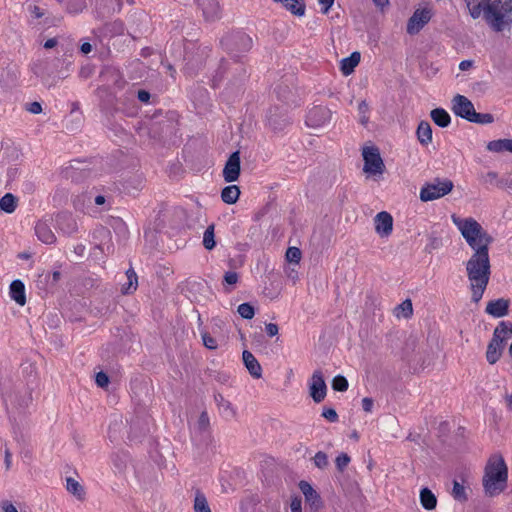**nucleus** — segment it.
Wrapping results in <instances>:
<instances>
[{"instance_id": "1", "label": "nucleus", "mask_w": 512, "mask_h": 512, "mask_svg": "<svg viewBox=\"0 0 512 512\" xmlns=\"http://www.w3.org/2000/svg\"><path fill=\"white\" fill-rule=\"evenodd\" d=\"M470 16H483L486 23L496 32L512 25V0H464Z\"/></svg>"}, {"instance_id": "2", "label": "nucleus", "mask_w": 512, "mask_h": 512, "mask_svg": "<svg viewBox=\"0 0 512 512\" xmlns=\"http://www.w3.org/2000/svg\"><path fill=\"white\" fill-rule=\"evenodd\" d=\"M466 271L472 291V300L477 303L481 300L489 282L490 260L488 251L479 250L474 252L466 263Z\"/></svg>"}, {"instance_id": "3", "label": "nucleus", "mask_w": 512, "mask_h": 512, "mask_svg": "<svg viewBox=\"0 0 512 512\" xmlns=\"http://www.w3.org/2000/svg\"><path fill=\"white\" fill-rule=\"evenodd\" d=\"M451 220L474 252L488 251L492 237L479 222L472 217L461 218L455 214L451 216Z\"/></svg>"}, {"instance_id": "4", "label": "nucleus", "mask_w": 512, "mask_h": 512, "mask_svg": "<svg viewBox=\"0 0 512 512\" xmlns=\"http://www.w3.org/2000/svg\"><path fill=\"white\" fill-rule=\"evenodd\" d=\"M507 466L501 457L491 458L485 468L483 486L485 493L491 497L499 495L507 486Z\"/></svg>"}, {"instance_id": "5", "label": "nucleus", "mask_w": 512, "mask_h": 512, "mask_svg": "<svg viewBox=\"0 0 512 512\" xmlns=\"http://www.w3.org/2000/svg\"><path fill=\"white\" fill-rule=\"evenodd\" d=\"M511 338L512 324L506 321L500 322L494 330L486 351V359L490 364H495L500 359L507 341Z\"/></svg>"}, {"instance_id": "6", "label": "nucleus", "mask_w": 512, "mask_h": 512, "mask_svg": "<svg viewBox=\"0 0 512 512\" xmlns=\"http://www.w3.org/2000/svg\"><path fill=\"white\" fill-rule=\"evenodd\" d=\"M364 160L363 171L369 176H381L385 171V164L380 155V151L375 146H366L362 149Z\"/></svg>"}, {"instance_id": "7", "label": "nucleus", "mask_w": 512, "mask_h": 512, "mask_svg": "<svg viewBox=\"0 0 512 512\" xmlns=\"http://www.w3.org/2000/svg\"><path fill=\"white\" fill-rule=\"evenodd\" d=\"M453 189V182L444 179H435L427 183L420 190V199L423 202L433 201L449 194Z\"/></svg>"}, {"instance_id": "8", "label": "nucleus", "mask_w": 512, "mask_h": 512, "mask_svg": "<svg viewBox=\"0 0 512 512\" xmlns=\"http://www.w3.org/2000/svg\"><path fill=\"white\" fill-rule=\"evenodd\" d=\"M451 109L453 113L467 121H471V118L474 116L475 109L473 103L466 97L460 94H457L452 99Z\"/></svg>"}, {"instance_id": "9", "label": "nucleus", "mask_w": 512, "mask_h": 512, "mask_svg": "<svg viewBox=\"0 0 512 512\" xmlns=\"http://www.w3.org/2000/svg\"><path fill=\"white\" fill-rule=\"evenodd\" d=\"M432 12L428 7L417 9L407 23V32L411 35L418 33L431 19Z\"/></svg>"}, {"instance_id": "10", "label": "nucleus", "mask_w": 512, "mask_h": 512, "mask_svg": "<svg viewBox=\"0 0 512 512\" xmlns=\"http://www.w3.org/2000/svg\"><path fill=\"white\" fill-rule=\"evenodd\" d=\"M310 396L316 403L324 400L327 392V386L323 374L320 370L314 371L309 383Z\"/></svg>"}, {"instance_id": "11", "label": "nucleus", "mask_w": 512, "mask_h": 512, "mask_svg": "<svg viewBox=\"0 0 512 512\" xmlns=\"http://www.w3.org/2000/svg\"><path fill=\"white\" fill-rule=\"evenodd\" d=\"M330 120V110L324 106H315L306 116V125L312 128L324 126Z\"/></svg>"}, {"instance_id": "12", "label": "nucleus", "mask_w": 512, "mask_h": 512, "mask_svg": "<svg viewBox=\"0 0 512 512\" xmlns=\"http://www.w3.org/2000/svg\"><path fill=\"white\" fill-rule=\"evenodd\" d=\"M240 174V153L236 151L228 158L224 169L223 177L226 182H235Z\"/></svg>"}, {"instance_id": "13", "label": "nucleus", "mask_w": 512, "mask_h": 512, "mask_svg": "<svg viewBox=\"0 0 512 512\" xmlns=\"http://www.w3.org/2000/svg\"><path fill=\"white\" fill-rule=\"evenodd\" d=\"M375 231L381 237H388L393 230V218L385 211L379 212L374 219Z\"/></svg>"}, {"instance_id": "14", "label": "nucleus", "mask_w": 512, "mask_h": 512, "mask_svg": "<svg viewBox=\"0 0 512 512\" xmlns=\"http://www.w3.org/2000/svg\"><path fill=\"white\" fill-rule=\"evenodd\" d=\"M508 308H509V301L506 299L500 298V299H497L494 301H490L487 304L486 313H488L489 315H491L495 318H500V317L507 315Z\"/></svg>"}, {"instance_id": "15", "label": "nucleus", "mask_w": 512, "mask_h": 512, "mask_svg": "<svg viewBox=\"0 0 512 512\" xmlns=\"http://www.w3.org/2000/svg\"><path fill=\"white\" fill-rule=\"evenodd\" d=\"M243 362L252 377L259 379L262 376V368L251 352L247 350L243 352Z\"/></svg>"}, {"instance_id": "16", "label": "nucleus", "mask_w": 512, "mask_h": 512, "mask_svg": "<svg viewBox=\"0 0 512 512\" xmlns=\"http://www.w3.org/2000/svg\"><path fill=\"white\" fill-rule=\"evenodd\" d=\"M35 233L38 239L45 244H52L56 240L50 226L45 222L40 221L36 224Z\"/></svg>"}, {"instance_id": "17", "label": "nucleus", "mask_w": 512, "mask_h": 512, "mask_svg": "<svg viewBox=\"0 0 512 512\" xmlns=\"http://www.w3.org/2000/svg\"><path fill=\"white\" fill-rule=\"evenodd\" d=\"M11 299H13L18 305L24 306L26 303L25 286L22 281L14 280L10 284L9 291Z\"/></svg>"}, {"instance_id": "18", "label": "nucleus", "mask_w": 512, "mask_h": 512, "mask_svg": "<svg viewBox=\"0 0 512 512\" xmlns=\"http://www.w3.org/2000/svg\"><path fill=\"white\" fill-rule=\"evenodd\" d=\"M487 150L493 153H511L512 154V139H497L488 142Z\"/></svg>"}, {"instance_id": "19", "label": "nucleus", "mask_w": 512, "mask_h": 512, "mask_svg": "<svg viewBox=\"0 0 512 512\" xmlns=\"http://www.w3.org/2000/svg\"><path fill=\"white\" fill-rule=\"evenodd\" d=\"M215 399L222 417H224L227 420L235 418L236 409L234 408L230 401L226 400L222 395L216 396Z\"/></svg>"}, {"instance_id": "20", "label": "nucleus", "mask_w": 512, "mask_h": 512, "mask_svg": "<svg viewBox=\"0 0 512 512\" xmlns=\"http://www.w3.org/2000/svg\"><path fill=\"white\" fill-rule=\"evenodd\" d=\"M360 58L359 52H353L349 57L343 58L340 63V69L343 75H350L359 64Z\"/></svg>"}, {"instance_id": "21", "label": "nucleus", "mask_w": 512, "mask_h": 512, "mask_svg": "<svg viewBox=\"0 0 512 512\" xmlns=\"http://www.w3.org/2000/svg\"><path fill=\"white\" fill-rule=\"evenodd\" d=\"M280 3L285 9L290 11L296 16H303L305 14V3L303 0H274Z\"/></svg>"}, {"instance_id": "22", "label": "nucleus", "mask_w": 512, "mask_h": 512, "mask_svg": "<svg viewBox=\"0 0 512 512\" xmlns=\"http://www.w3.org/2000/svg\"><path fill=\"white\" fill-rule=\"evenodd\" d=\"M203 15L208 20H214L219 16V5L216 0H199Z\"/></svg>"}, {"instance_id": "23", "label": "nucleus", "mask_w": 512, "mask_h": 512, "mask_svg": "<svg viewBox=\"0 0 512 512\" xmlns=\"http://www.w3.org/2000/svg\"><path fill=\"white\" fill-rule=\"evenodd\" d=\"M430 116L433 122L439 127L445 128L451 122V117L443 108H435L431 111Z\"/></svg>"}, {"instance_id": "24", "label": "nucleus", "mask_w": 512, "mask_h": 512, "mask_svg": "<svg viewBox=\"0 0 512 512\" xmlns=\"http://www.w3.org/2000/svg\"><path fill=\"white\" fill-rule=\"evenodd\" d=\"M420 503L424 509L432 510L436 508L437 498L430 489L423 488L420 491Z\"/></svg>"}, {"instance_id": "25", "label": "nucleus", "mask_w": 512, "mask_h": 512, "mask_svg": "<svg viewBox=\"0 0 512 512\" xmlns=\"http://www.w3.org/2000/svg\"><path fill=\"white\" fill-rule=\"evenodd\" d=\"M417 138L422 145H428L432 141V129L428 122L422 121L417 128Z\"/></svg>"}, {"instance_id": "26", "label": "nucleus", "mask_w": 512, "mask_h": 512, "mask_svg": "<svg viewBox=\"0 0 512 512\" xmlns=\"http://www.w3.org/2000/svg\"><path fill=\"white\" fill-rule=\"evenodd\" d=\"M240 189L237 185L226 186L221 192V199L226 204H234L238 201Z\"/></svg>"}, {"instance_id": "27", "label": "nucleus", "mask_w": 512, "mask_h": 512, "mask_svg": "<svg viewBox=\"0 0 512 512\" xmlns=\"http://www.w3.org/2000/svg\"><path fill=\"white\" fill-rule=\"evenodd\" d=\"M66 489L70 494L75 496L78 500L85 499L84 487L74 478H72V477L66 478Z\"/></svg>"}, {"instance_id": "28", "label": "nucleus", "mask_w": 512, "mask_h": 512, "mask_svg": "<svg viewBox=\"0 0 512 512\" xmlns=\"http://www.w3.org/2000/svg\"><path fill=\"white\" fill-rule=\"evenodd\" d=\"M299 488L303 495L305 496L306 501L310 502L312 505L318 506L319 504V496L317 492L313 489V487L306 481H301L299 483Z\"/></svg>"}, {"instance_id": "29", "label": "nucleus", "mask_w": 512, "mask_h": 512, "mask_svg": "<svg viewBox=\"0 0 512 512\" xmlns=\"http://www.w3.org/2000/svg\"><path fill=\"white\" fill-rule=\"evenodd\" d=\"M413 314V306L410 299L404 300L400 303L394 310V315L397 318H405L408 319Z\"/></svg>"}, {"instance_id": "30", "label": "nucleus", "mask_w": 512, "mask_h": 512, "mask_svg": "<svg viewBox=\"0 0 512 512\" xmlns=\"http://www.w3.org/2000/svg\"><path fill=\"white\" fill-rule=\"evenodd\" d=\"M193 509L195 512H211L207 498L200 490L195 492Z\"/></svg>"}, {"instance_id": "31", "label": "nucleus", "mask_w": 512, "mask_h": 512, "mask_svg": "<svg viewBox=\"0 0 512 512\" xmlns=\"http://www.w3.org/2000/svg\"><path fill=\"white\" fill-rule=\"evenodd\" d=\"M127 283L122 286V292L124 294H130L137 289L138 279L135 271L130 268L126 271Z\"/></svg>"}, {"instance_id": "32", "label": "nucleus", "mask_w": 512, "mask_h": 512, "mask_svg": "<svg viewBox=\"0 0 512 512\" xmlns=\"http://www.w3.org/2000/svg\"><path fill=\"white\" fill-rule=\"evenodd\" d=\"M17 207V199L11 194L7 193L0 199V209L6 213H13Z\"/></svg>"}, {"instance_id": "33", "label": "nucleus", "mask_w": 512, "mask_h": 512, "mask_svg": "<svg viewBox=\"0 0 512 512\" xmlns=\"http://www.w3.org/2000/svg\"><path fill=\"white\" fill-rule=\"evenodd\" d=\"M61 4H63L67 11L71 14H77L83 11L85 8L84 0H58Z\"/></svg>"}, {"instance_id": "34", "label": "nucleus", "mask_w": 512, "mask_h": 512, "mask_svg": "<svg viewBox=\"0 0 512 512\" xmlns=\"http://www.w3.org/2000/svg\"><path fill=\"white\" fill-rule=\"evenodd\" d=\"M203 245L208 250H212L215 247L214 225L208 226L205 230L203 235Z\"/></svg>"}, {"instance_id": "35", "label": "nucleus", "mask_w": 512, "mask_h": 512, "mask_svg": "<svg viewBox=\"0 0 512 512\" xmlns=\"http://www.w3.org/2000/svg\"><path fill=\"white\" fill-rule=\"evenodd\" d=\"M239 315L244 319H252L255 315V310L249 303H242L237 309Z\"/></svg>"}, {"instance_id": "36", "label": "nucleus", "mask_w": 512, "mask_h": 512, "mask_svg": "<svg viewBox=\"0 0 512 512\" xmlns=\"http://www.w3.org/2000/svg\"><path fill=\"white\" fill-rule=\"evenodd\" d=\"M209 424L210 421L208 414L206 412H202L194 425V429L198 432H204L208 429Z\"/></svg>"}, {"instance_id": "37", "label": "nucleus", "mask_w": 512, "mask_h": 512, "mask_svg": "<svg viewBox=\"0 0 512 512\" xmlns=\"http://www.w3.org/2000/svg\"><path fill=\"white\" fill-rule=\"evenodd\" d=\"M332 388L335 391L344 392L348 389V381L344 376L337 375L332 381Z\"/></svg>"}, {"instance_id": "38", "label": "nucleus", "mask_w": 512, "mask_h": 512, "mask_svg": "<svg viewBox=\"0 0 512 512\" xmlns=\"http://www.w3.org/2000/svg\"><path fill=\"white\" fill-rule=\"evenodd\" d=\"M482 181L486 185L497 186V187L502 186V181L499 180L497 173L493 172V171L486 173L482 177Z\"/></svg>"}, {"instance_id": "39", "label": "nucleus", "mask_w": 512, "mask_h": 512, "mask_svg": "<svg viewBox=\"0 0 512 512\" xmlns=\"http://www.w3.org/2000/svg\"><path fill=\"white\" fill-rule=\"evenodd\" d=\"M494 121V118L489 113H477L475 111L474 116L471 118L470 122L479 123V124H490Z\"/></svg>"}, {"instance_id": "40", "label": "nucleus", "mask_w": 512, "mask_h": 512, "mask_svg": "<svg viewBox=\"0 0 512 512\" xmlns=\"http://www.w3.org/2000/svg\"><path fill=\"white\" fill-rule=\"evenodd\" d=\"M286 259L291 263L298 264L301 259V251L297 247H289L286 251Z\"/></svg>"}, {"instance_id": "41", "label": "nucleus", "mask_w": 512, "mask_h": 512, "mask_svg": "<svg viewBox=\"0 0 512 512\" xmlns=\"http://www.w3.org/2000/svg\"><path fill=\"white\" fill-rule=\"evenodd\" d=\"M27 10L30 13L31 17L36 19H39L45 15L44 9L33 2L27 5Z\"/></svg>"}, {"instance_id": "42", "label": "nucleus", "mask_w": 512, "mask_h": 512, "mask_svg": "<svg viewBox=\"0 0 512 512\" xmlns=\"http://www.w3.org/2000/svg\"><path fill=\"white\" fill-rule=\"evenodd\" d=\"M452 494L455 499H458V500L466 499V493H465L464 486L456 481L453 484Z\"/></svg>"}, {"instance_id": "43", "label": "nucleus", "mask_w": 512, "mask_h": 512, "mask_svg": "<svg viewBox=\"0 0 512 512\" xmlns=\"http://www.w3.org/2000/svg\"><path fill=\"white\" fill-rule=\"evenodd\" d=\"M314 464L318 468H321V469L325 468L328 465L327 455L323 452L316 453V455L314 456Z\"/></svg>"}, {"instance_id": "44", "label": "nucleus", "mask_w": 512, "mask_h": 512, "mask_svg": "<svg viewBox=\"0 0 512 512\" xmlns=\"http://www.w3.org/2000/svg\"><path fill=\"white\" fill-rule=\"evenodd\" d=\"M202 340H203V344L206 348H208L210 350H214L217 348V341L210 334L203 333Z\"/></svg>"}, {"instance_id": "45", "label": "nucleus", "mask_w": 512, "mask_h": 512, "mask_svg": "<svg viewBox=\"0 0 512 512\" xmlns=\"http://www.w3.org/2000/svg\"><path fill=\"white\" fill-rule=\"evenodd\" d=\"M322 416L332 423L338 421V414L333 408H324Z\"/></svg>"}, {"instance_id": "46", "label": "nucleus", "mask_w": 512, "mask_h": 512, "mask_svg": "<svg viewBox=\"0 0 512 512\" xmlns=\"http://www.w3.org/2000/svg\"><path fill=\"white\" fill-rule=\"evenodd\" d=\"M349 462L350 457L345 453L340 454L336 458V466L341 471L349 464Z\"/></svg>"}, {"instance_id": "47", "label": "nucleus", "mask_w": 512, "mask_h": 512, "mask_svg": "<svg viewBox=\"0 0 512 512\" xmlns=\"http://www.w3.org/2000/svg\"><path fill=\"white\" fill-rule=\"evenodd\" d=\"M95 381L99 387L105 388L109 384V377L104 372H98L96 374Z\"/></svg>"}, {"instance_id": "48", "label": "nucleus", "mask_w": 512, "mask_h": 512, "mask_svg": "<svg viewBox=\"0 0 512 512\" xmlns=\"http://www.w3.org/2000/svg\"><path fill=\"white\" fill-rule=\"evenodd\" d=\"M238 274L234 271H228L224 275V281L228 285H235L238 282Z\"/></svg>"}, {"instance_id": "49", "label": "nucleus", "mask_w": 512, "mask_h": 512, "mask_svg": "<svg viewBox=\"0 0 512 512\" xmlns=\"http://www.w3.org/2000/svg\"><path fill=\"white\" fill-rule=\"evenodd\" d=\"M265 331H266L268 336L274 337V336H276L278 334L279 328L274 323H268V324L265 325Z\"/></svg>"}, {"instance_id": "50", "label": "nucleus", "mask_w": 512, "mask_h": 512, "mask_svg": "<svg viewBox=\"0 0 512 512\" xmlns=\"http://www.w3.org/2000/svg\"><path fill=\"white\" fill-rule=\"evenodd\" d=\"M291 512H302V501L299 497H295L292 499L291 504Z\"/></svg>"}, {"instance_id": "51", "label": "nucleus", "mask_w": 512, "mask_h": 512, "mask_svg": "<svg viewBox=\"0 0 512 512\" xmlns=\"http://www.w3.org/2000/svg\"><path fill=\"white\" fill-rule=\"evenodd\" d=\"M320 6H321V12L323 14H327L329 9L334 3V0H318Z\"/></svg>"}, {"instance_id": "52", "label": "nucleus", "mask_w": 512, "mask_h": 512, "mask_svg": "<svg viewBox=\"0 0 512 512\" xmlns=\"http://www.w3.org/2000/svg\"><path fill=\"white\" fill-rule=\"evenodd\" d=\"M373 400L371 398H363L362 399V408L366 412H371L373 408Z\"/></svg>"}, {"instance_id": "53", "label": "nucleus", "mask_w": 512, "mask_h": 512, "mask_svg": "<svg viewBox=\"0 0 512 512\" xmlns=\"http://www.w3.org/2000/svg\"><path fill=\"white\" fill-rule=\"evenodd\" d=\"M28 110L33 114H39L42 111L41 104L38 102H33L30 104Z\"/></svg>"}, {"instance_id": "54", "label": "nucleus", "mask_w": 512, "mask_h": 512, "mask_svg": "<svg viewBox=\"0 0 512 512\" xmlns=\"http://www.w3.org/2000/svg\"><path fill=\"white\" fill-rule=\"evenodd\" d=\"M2 509L4 512H18L17 508L10 502H4Z\"/></svg>"}, {"instance_id": "55", "label": "nucleus", "mask_w": 512, "mask_h": 512, "mask_svg": "<svg viewBox=\"0 0 512 512\" xmlns=\"http://www.w3.org/2000/svg\"><path fill=\"white\" fill-rule=\"evenodd\" d=\"M150 98V94L147 91L140 90L138 92V99L142 102H147Z\"/></svg>"}, {"instance_id": "56", "label": "nucleus", "mask_w": 512, "mask_h": 512, "mask_svg": "<svg viewBox=\"0 0 512 512\" xmlns=\"http://www.w3.org/2000/svg\"><path fill=\"white\" fill-rule=\"evenodd\" d=\"M472 64L473 63L470 60H463L459 64V69L462 70V71H466V70H468L472 66Z\"/></svg>"}, {"instance_id": "57", "label": "nucleus", "mask_w": 512, "mask_h": 512, "mask_svg": "<svg viewBox=\"0 0 512 512\" xmlns=\"http://www.w3.org/2000/svg\"><path fill=\"white\" fill-rule=\"evenodd\" d=\"M56 44H57V40L55 38H50V39L45 41L44 47L46 49H51V48L55 47Z\"/></svg>"}, {"instance_id": "58", "label": "nucleus", "mask_w": 512, "mask_h": 512, "mask_svg": "<svg viewBox=\"0 0 512 512\" xmlns=\"http://www.w3.org/2000/svg\"><path fill=\"white\" fill-rule=\"evenodd\" d=\"M373 2L380 9H384L389 5V0H373Z\"/></svg>"}, {"instance_id": "59", "label": "nucleus", "mask_w": 512, "mask_h": 512, "mask_svg": "<svg viewBox=\"0 0 512 512\" xmlns=\"http://www.w3.org/2000/svg\"><path fill=\"white\" fill-rule=\"evenodd\" d=\"M92 50V46L90 43H83L81 45V51L84 53V54H88L89 52H91Z\"/></svg>"}, {"instance_id": "60", "label": "nucleus", "mask_w": 512, "mask_h": 512, "mask_svg": "<svg viewBox=\"0 0 512 512\" xmlns=\"http://www.w3.org/2000/svg\"><path fill=\"white\" fill-rule=\"evenodd\" d=\"M505 402L507 405V408L512 411V393L505 395Z\"/></svg>"}, {"instance_id": "61", "label": "nucleus", "mask_w": 512, "mask_h": 512, "mask_svg": "<svg viewBox=\"0 0 512 512\" xmlns=\"http://www.w3.org/2000/svg\"><path fill=\"white\" fill-rule=\"evenodd\" d=\"M359 111L360 113H366L368 111V105L365 101H362L360 104H359Z\"/></svg>"}, {"instance_id": "62", "label": "nucleus", "mask_w": 512, "mask_h": 512, "mask_svg": "<svg viewBox=\"0 0 512 512\" xmlns=\"http://www.w3.org/2000/svg\"><path fill=\"white\" fill-rule=\"evenodd\" d=\"M95 203H96L97 205H102V204H104V203H105V197H104V196H102V195H98V196H96V198H95Z\"/></svg>"}, {"instance_id": "63", "label": "nucleus", "mask_w": 512, "mask_h": 512, "mask_svg": "<svg viewBox=\"0 0 512 512\" xmlns=\"http://www.w3.org/2000/svg\"><path fill=\"white\" fill-rule=\"evenodd\" d=\"M268 121H269V125H270L274 130H278V129H280V128H281V127H278V126L276 125V122L272 119V117H270V118L268 119Z\"/></svg>"}, {"instance_id": "64", "label": "nucleus", "mask_w": 512, "mask_h": 512, "mask_svg": "<svg viewBox=\"0 0 512 512\" xmlns=\"http://www.w3.org/2000/svg\"><path fill=\"white\" fill-rule=\"evenodd\" d=\"M509 355L512 357V342H511V345L509 347Z\"/></svg>"}]
</instances>
